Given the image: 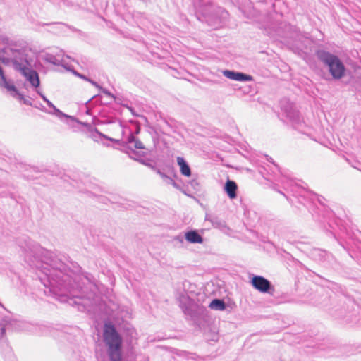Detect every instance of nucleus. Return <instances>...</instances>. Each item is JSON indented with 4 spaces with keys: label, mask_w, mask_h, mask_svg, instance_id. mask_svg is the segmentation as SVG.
<instances>
[{
    "label": "nucleus",
    "mask_w": 361,
    "mask_h": 361,
    "mask_svg": "<svg viewBox=\"0 0 361 361\" xmlns=\"http://www.w3.org/2000/svg\"><path fill=\"white\" fill-rule=\"evenodd\" d=\"M43 259L29 262L31 267L37 269L39 281L50 294L62 302L73 301V304L85 308L92 305L94 293L85 284L84 280L93 283V276L87 274L84 277L73 274L68 266L52 252L43 250Z\"/></svg>",
    "instance_id": "nucleus-1"
},
{
    "label": "nucleus",
    "mask_w": 361,
    "mask_h": 361,
    "mask_svg": "<svg viewBox=\"0 0 361 361\" xmlns=\"http://www.w3.org/2000/svg\"><path fill=\"white\" fill-rule=\"evenodd\" d=\"M195 16L200 21L205 22L213 29L222 27L229 18V13L226 10L214 3L195 11Z\"/></svg>",
    "instance_id": "nucleus-2"
},
{
    "label": "nucleus",
    "mask_w": 361,
    "mask_h": 361,
    "mask_svg": "<svg viewBox=\"0 0 361 361\" xmlns=\"http://www.w3.org/2000/svg\"><path fill=\"white\" fill-rule=\"evenodd\" d=\"M103 341L109 361H121L123 338L114 324H105Z\"/></svg>",
    "instance_id": "nucleus-3"
},
{
    "label": "nucleus",
    "mask_w": 361,
    "mask_h": 361,
    "mask_svg": "<svg viewBox=\"0 0 361 361\" xmlns=\"http://www.w3.org/2000/svg\"><path fill=\"white\" fill-rule=\"evenodd\" d=\"M315 56L321 63L328 68L333 80H339L345 76L347 68L337 55L324 49H318L315 52Z\"/></svg>",
    "instance_id": "nucleus-4"
},
{
    "label": "nucleus",
    "mask_w": 361,
    "mask_h": 361,
    "mask_svg": "<svg viewBox=\"0 0 361 361\" xmlns=\"http://www.w3.org/2000/svg\"><path fill=\"white\" fill-rule=\"evenodd\" d=\"M178 305L187 319L196 321L203 318L206 312L204 306L199 305L185 292H181L178 296Z\"/></svg>",
    "instance_id": "nucleus-5"
},
{
    "label": "nucleus",
    "mask_w": 361,
    "mask_h": 361,
    "mask_svg": "<svg viewBox=\"0 0 361 361\" xmlns=\"http://www.w3.org/2000/svg\"><path fill=\"white\" fill-rule=\"evenodd\" d=\"M331 301L332 307L328 309L329 313L336 319H344L345 322H350L352 319L349 314V306L353 305V302L350 298L344 295L329 298L325 296L324 301Z\"/></svg>",
    "instance_id": "nucleus-6"
},
{
    "label": "nucleus",
    "mask_w": 361,
    "mask_h": 361,
    "mask_svg": "<svg viewBox=\"0 0 361 361\" xmlns=\"http://www.w3.org/2000/svg\"><path fill=\"white\" fill-rule=\"evenodd\" d=\"M94 131L99 135L100 137H103L106 140H110L114 143H116L122 147L121 149L123 152H125L128 154V157L130 154H133L135 156H144L145 153L142 152L135 151L133 148H132L129 145L134 144L133 147L135 149H145V145L143 143L138 139H137L133 133L130 132V135L128 136L127 140L123 141L121 140L114 139L108 137L107 135L100 133L97 128H94Z\"/></svg>",
    "instance_id": "nucleus-7"
},
{
    "label": "nucleus",
    "mask_w": 361,
    "mask_h": 361,
    "mask_svg": "<svg viewBox=\"0 0 361 361\" xmlns=\"http://www.w3.org/2000/svg\"><path fill=\"white\" fill-rule=\"evenodd\" d=\"M16 321L9 317H4L0 322V347L2 349L3 354L6 361H16L11 348L9 346L7 339L4 337L6 331L13 329Z\"/></svg>",
    "instance_id": "nucleus-8"
},
{
    "label": "nucleus",
    "mask_w": 361,
    "mask_h": 361,
    "mask_svg": "<svg viewBox=\"0 0 361 361\" xmlns=\"http://www.w3.org/2000/svg\"><path fill=\"white\" fill-rule=\"evenodd\" d=\"M281 109L286 117L291 123L293 127L298 130H302L305 123L300 112L295 109V105L288 99L283 98L280 101Z\"/></svg>",
    "instance_id": "nucleus-9"
},
{
    "label": "nucleus",
    "mask_w": 361,
    "mask_h": 361,
    "mask_svg": "<svg viewBox=\"0 0 361 361\" xmlns=\"http://www.w3.org/2000/svg\"><path fill=\"white\" fill-rule=\"evenodd\" d=\"M310 256L312 259L325 268L339 269L341 267L336 259L325 250L313 248L310 251Z\"/></svg>",
    "instance_id": "nucleus-10"
},
{
    "label": "nucleus",
    "mask_w": 361,
    "mask_h": 361,
    "mask_svg": "<svg viewBox=\"0 0 361 361\" xmlns=\"http://www.w3.org/2000/svg\"><path fill=\"white\" fill-rule=\"evenodd\" d=\"M270 28L276 36L285 39H292L298 37L299 32L297 27L290 25L289 23L279 21V20L271 23Z\"/></svg>",
    "instance_id": "nucleus-11"
},
{
    "label": "nucleus",
    "mask_w": 361,
    "mask_h": 361,
    "mask_svg": "<svg viewBox=\"0 0 361 361\" xmlns=\"http://www.w3.org/2000/svg\"><path fill=\"white\" fill-rule=\"evenodd\" d=\"M283 185L284 188H290L292 192H297L298 190H300L299 195L305 199L306 197H310L311 200V203L315 204V201L318 202L322 207H324L323 203V200L324 198L323 197L319 196L317 194L311 192V191H305L303 188H300L297 184L293 183L292 180L288 179V178L283 176L279 180Z\"/></svg>",
    "instance_id": "nucleus-12"
},
{
    "label": "nucleus",
    "mask_w": 361,
    "mask_h": 361,
    "mask_svg": "<svg viewBox=\"0 0 361 361\" xmlns=\"http://www.w3.org/2000/svg\"><path fill=\"white\" fill-rule=\"evenodd\" d=\"M14 66L15 71L20 72L25 77L27 80H28L33 87H38L39 86L40 80L39 75L36 71L29 68V66H31V63L29 61L28 57L27 58V63H23L21 66L20 64H18L17 61L15 60Z\"/></svg>",
    "instance_id": "nucleus-13"
},
{
    "label": "nucleus",
    "mask_w": 361,
    "mask_h": 361,
    "mask_svg": "<svg viewBox=\"0 0 361 361\" xmlns=\"http://www.w3.org/2000/svg\"><path fill=\"white\" fill-rule=\"evenodd\" d=\"M0 86L7 89L9 91L13 92L11 94L13 97H16L20 102H23V104L32 106L30 98H25L23 94L19 92L16 86L13 84H10L5 76L3 68L0 66Z\"/></svg>",
    "instance_id": "nucleus-14"
},
{
    "label": "nucleus",
    "mask_w": 361,
    "mask_h": 361,
    "mask_svg": "<svg viewBox=\"0 0 361 361\" xmlns=\"http://www.w3.org/2000/svg\"><path fill=\"white\" fill-rule=\"evenodd\" d=\"M41 97L42 98V99L47 104V105L52 109V111H49V113L51 114H54L56 116H57L59 119L61 120H63L65 119L66 120V122L68 123V124H70L71 123H73V122H77V123H79L85 126H90V124L87 123H82V122H80L79 121H78L75 117L73 116H68L66 114H64L63 112H62L61 110H59V109H57L54 104L52 102H51L44 94L39 93Z\"/></svg>",
    "instance_id": "nucleus-15"
},
{
    "label": "nucleus",
    "mask_w": 361,
    "mask_h": 361,
    "mask_svg": "<svg viewBox=\"0 0 361 361\" xmlns=\"http://www.w3.org/2000/svg\"><path fill=\"white\" fill-rule=\"evenodd\" d=\"M252 286L257 290L263 293H272L274 291V287L271 282L262 276H254L251 279Z\"/></svg>",
    "instance_id": "nucleus-16"
},
{
    "label": "nucleus",
    "mask_w": 361,
    "mask_h": 361,
    "mask_svg": "<svg viewBox=\"0 0 361 361\" xmlns=\"http://www.w3.org/2000/svg\"><path fill=\"white\" fill-rule=\"evenodd\" d=\"M345 244V245L341 243L343 247L347 250L349 255L357 261L361 260V242L349 238L348 240H346Z\"/></svg>",
    "instance_id": "nucleus-17"
},
{
    "label": "nucleus",
    "mask_w": 361,
    "mask_h": 361,
    "mask_svg": "<svg viewBox=\"0 0 361 361\" xmlns=\"http://www.w3.org/2000/svg\"><path fill=\"white\" fill-rule=\"evenodd\" d=\"M222 73L226 78L235 81H252L253 80L252 75L243 73L242 72H237L231 70H224L223 71Z\"/></svg>",
    "instance_id": "nucleus-18"
},
{
    "label": "nucleus",
    "mask_w": 361,
    "mask_h": 361,
    "mask_svg": "<svg viewBox=\"0 0 361 361\" xmlns=\"http://www.w3.org/2000/svg\"><path fill=\"white\" fill-rule=\"evenodd\" d=\"M238 185L237 183L229 178H228L224 184V190L228 197L233 200L237 197V192H238Z\"/></svg>",
    "instance_id": "nucleus-19"
},
{
    "label": "nucleus",
    "mask_w": 361,
    "mask_h": 361,
    "mask_svg": "<svg viewBox=\"0 0 361 361\" xmlns=\"http://www.w3.org/2000/svg\"><path fill=\"white\" fill-rule=\"evenodd\" d=\"M185 238L190 243H202L204 241L203 237L196 230L186 232L185 233Z\"/></svg>",
    "instance_id": "nucleus-20"
},
{
    "label": "nucleus",
    "mask_w": 361,
    "mask_h": 361,
    "mask_svg": "<svg viewBox=\"0 0 361 361\" xmlns=\"http://www.w3.org/2000/svg\"><path fill=\"white\" fill-rule=\"evenodd\" d=\"M177 164L180 166V172L183 176L186 177H190L191 176L190 167L183 157H178Z\"/></svg>",
    "instance_id": "nucleus-21"
},
{
    "label": "nucleus",
    "mask_w": 361,
    "mask_h": 361,
    "mask_svg": "<svg viewBox=\"0 0 361 361\" xmlns=\"http://www.w3.org/2000/svg\"><path fill=\"white\" fill-rule=\"evenodd\" d=\"M144 152L145 153V154L143 157L147 155V152ZM142 157V156H135L133 154H130L129 156V157L130 159L140 162V164L152 169L154 171L157 166L152 163V160L142 159V158H141Z\"/></svg>",
    "instance_id": "nucleus-22"
},
{
    "label": "nucleus",
    "mask_w": 361,
    "mask_h": 361,
    "mask_svg": "<svg viewBox=\"0 0 361 361\" xmlns=\"http://www.w3.org/2000/svg\"><path fill=\"white\" fill-rule=\"evenodd\" d=\"M208 307L212 310L222 311L226 310V304L223 300L215 298L212 300Z\"/></svg>",
    "instance_id": "nucleus-23"
},
{
    "label": "nucleus",
    "mask_w": 361,
    "mask_h": 361,
    "mask_svg": "<svg viewBox=\"0 0 361 361\" xmlns=\"http://www.w3.org/2000/svg\"><path fill=\"white\" fill-rule=\"evenodd\" d=\"M205 220L209 221L215 228H219L223 225V222L217 216L206 214Z\"/></svg>",
    "instance_id": "nucleus-24"
},
{
    "label": "nucleus",
    "mask_w": 361,
    "mask_h": 361,
    "mask_svg": "<svg viewBox=\"0 0 361 361\" xmlns=\"http://www.w3.org/2000/svg\"><path fill=\"white\" fill-rule=\"evenodd\" d=\"M44 60L49 63L56 66H63L59 60L56 59V57L51 54H46L44 56Z\"/></svg>",
    "instance_id": "nucleus-25"
},
{
    "label": "nucleus",
    "mask_w": 361,
    "mask_h": 361,
    "mask_svg": "<svg viewBox=\"0 0 361 361\" xmlns=\"http://www.w3.org/2000/svg\"><path fill=\"white\" fill-rule=\"evenodd\" d=\"M212 2L210 0H192V4L195 11L210 4Z\"/></svg>",
    "instance_id": "nucleus-26"
},
{
    "label": "nucleus",
    "mask_w": 361,
    "mask_h": 361,
    "mask_svg": "<svg viewBox=\"0 0 361 361\" xmlns=\"http://www.w3.org/2000/svg\"><path fill=\"white\" fill-rule=\"evenodd\" d=\"M188 186H190L193 190L199 192L201 190V185L197 179H192L188 182Z\"/></svg>",
    "instance_id": "nucleus-27"
},
{
    "label": "nucleus",
    "mask_w": 361,
    "mask_h": 361,
    "mask_svg": "<svg viewBox=\"0 0 361 361\" xmlns=\"http://www.w3.org/2000/svg\"><path fill=\"white\" fill-rule=\"evenodd\" d=\"M54 24H61V25H65L66 27H67L68 28H69L71 30L73 31V32H80L79 30L75 28L74 27L71 26V25H69L68 24H66L64 23H61V22H58V23H44L43 25H54Z\"/></svg>",
    "instance_id": "nucleus-28"
},
{
    "label": "nucleus",
    "mask_w": 361,
    "mask_h": 361,
    "mask_svg": "<svg viewBox=\"0 0 361 361\" xmlns=\"http://www.w3.org/2000/svg\"><path fill=\"white\" fill-rule=\"evenodd\" d=\"M54 24H61V25H65L66 27H67L68 28H69L71 30L73 31V32H80L79 30L75 28L74 27L71 26V25H69L68 24H66L64 23H61V22H58V23H44L43 25H54Z\"/></svg>",
    "instance_id": "nucleus-29"
},
{
    "label": "nucleus",
    "mask_w": 361,
    "mask_h": 361,
    "mask_svg": "<svg viewBox=\"0 0 361 361\" xmlns=\"http://www.w3.org/2000/svg\"><path fill=\"white\" fill-rule=\"evenodd\" d=\"M6 44L9 46L10 47L9 48H15V49H17L16 47H18V42H16V41H13V40H9L8 39H6ZM22 47H20L19 49H20ZM24 47H25L27 49V47L25 46Z\"/></svg>",
    "instance_id": "nucleus-30"
},
{
    "label": "nucleus",
    "mask_w": 361,
    "mask_h": 361,
    "mask_svg": "<svg viewBox=\"0 0 361 361\" xmlns=\"http://www.w3.org/2000/svg\"><path fill=\"white\" fill-rule=\"evenodd\" d=\"M103 94L107 95L108 97H111V98H113L114 99V101H116V97L112 93H111L108 90L105 89V88H103V87H101V89L99 90Z\"/></svg>",
    "instance_id": "nucleus-31"
},
{
    "label": "nucleus",
    "mask_w": 361,
    "mask_h": 361,
    "mask_svg": "<svg viewBox=\"0 0 361 361\" xmlns=\"http://www.w3.org/2000/svg\"><path fill=\"white\" fill-rule=\"evenodd\" d=\"M29 170H30V171H34V172H35V173H39V172L47 171V169H38V167H37V166H32V167H30V168H29ZM27 171H28V169H27Z\"/></svg>",
    "instance_id": "nucleus-32"
},
{
    "label": "nucleus",
    "mask_w": 361,
    "mask_h": 361,
    "mask_svg": "<svg viewBox=\"0 0 361 361\" xmlns=\"http://www.w3.org/2000/svg\"><path fill=\"white\" fill-rule=\"evenodd\" d=\"M157 174H159L161 178L164 180L166 178H167V175L166 173H164V172H162L159 169H158L157 167L155 168V169L154 170Z\"/></svg>",
    "instance_id": "nucleus-33"
},
{
    "label": "nucleus",
    "mask_w": 361,
    "mask_h": 361,
    "mask_svg": "<svg viewBox=\"0 0 361 361\" xmlns=\"http://www.w3.org/2000/svg\"><path fill=\"white\" fill-rule=\"evenodd\" d=\"M73 73H74L75 75H77V76H78V77H79L80 78L83 79L84 80L87 81V80H89V78H87V77L86 75H85L80 74V73H78V72H77V71H73Z\"/></svg>",
    "instance_id": "nucleus-34"
},
{
    "label": "nucleus",
    "mask_w": 361,
    "mask_h": 361,
    "mask_svg": "<svg viewBox=\"0 0 361 361\" xmlns=\"http://www.w3.org/2000/svg\"><path fill=\"white\" fill-rule=\"evenodd\" d=\"M87 82H89L90 83H91L92 85H94V87H96L97 88H98L99 90L101 89V86L95 81L92 80V79L89 78V80H87Z\"/></svg>",
    "instance_id": "nucleus-35"
},
{
    "label": "nucleus",
    "mask_w": 361,
    "mask_h": 361,
    "mask_svg": "<svg viewBox=\"0 0 361 361\" xmlns=\"http://www.w3.org/2000/svg\"><path fill=\"white\" fill-rule=\"evenodd\" d=\"M164 180L169 185H172L173 181H174V180L169 176H167V178H166Z\"/></svg>",
    "instance_id": "nucleus-36"
},
{
    "label": "nucleus",
    "mask_w": 361,
    "mask_h": 361,
    "mask_svg": "<svg viewBox=\"0 0 361 361\" xmlns=\"http://www.w3.org/2000/svg\"><path fill=\"white\" fill-rule=\"evenodd\" d=\"M172 185H173L175 188H176V189H178V190H182V188H181L180 185L178 183L176 182L175 180H174V181H173V183H172Z\"/></svg>",
    "instance_id": "nucleus-37"
},
{
    "label": "nucleus",
    "mask_w": 361,
    "mask_h": 361,
    "mask_svg": "<svg viewBox=\"0 0 361 361\" xmlns=\"http://www.w3.org/2000/svg\"><path fill=\"white\" fill-rule=\"evenodd\" d=\"M133 123H134L136 126V129H135V134H138L140 133V126L138 125L137 122V121H131Z\"/></svg>",
    "instance_id": "nucleus-38"
},
{
    "label": "nucleus",
    "mask_w": 361,
    "mask_h": 361,
    "mask_svg": "<svg viewBox=\"0 0 361 361\" xmlns=\"http://www.w3.org/2000/svg\"><path fill=\"white\" fill-rule=\"evenodd\" d=\"M332 215V213L331 211L325 210V214H322L323 217L325 218H329Z\"/></svg>",
    "instance_id": "nucleus-39"
},
{
    "label": "nucleus",
    "mask_w": 361,
    "mask_h": 361,
    "mask_svg": "<svg viewBox=\"0 0 361 361\" xmlns=\"http://www.w3.org/2000/svg\"><path fill=\"white\" fill-rule=\"evenodd\" d=\"M267 160H268L269 161H270V162L273 163V164H274V165L276 166V168L279 170V172H281V171H280L279 166L277 164H276L273 161V159H272L271 157L267 158Z\"/></svg>",
    "instance_id": "nucleus-40"
},
{
    "label": "nucleus",
    "mask_w": 361,
    "mask_h": 361,
    "mask_svg": "<svg viewBox=\"0 0 361 361\" xmlns=\"http://www.w3.org/2000/svg\"><path fill=\"white\" fill-rule=\"evenodd\" d=\"M174 239L176 240H178L179 242H181V243L183 241V237L181 235H179L175 237Z\"/></svg>",
    "instance_id": "nucleus-41"
},
{
    "label": "nucleus",
    "mask_w": 361,
    "mask_h": 361,
    "mask_svg": "<svg viewBox=\"0 0 361 361\" xmlns=\"http://www.w3.org/2000/svg\"><path fill=\"white\" fill-rule=\"evenodd\" d=\"M354 168L361 171V163H357L356 166H353Z\"/></svg>",
    "instance_id": "nucleus-42"
},
{
    "label": "nucleus",
    "mask_w": 361,
    "mask_h": 361,
    "mask_svg": "<svg viewBox=\"0 0 361 361\" xmlns=\"http://www.w3.org/2000/svg\"><path fill=\"white\" fill-rule=\"evenodd\" d=\"M23 176L25 178H27V179H32V178H34V176H30V174H24Z\"/></svg>",
    "instance_id": "nucleus-43"
},
{
    "label": "nucleus",
    "mask_w": 361,
    "mask_h": 361,
    "mask_svg": "<svg viewBox=\"0 0 361 361\" xmlns=\"http://www.w3.org/2000/svg\"><path fill=\"white\" fill-rule=\"evenodd\" d=\"M164 122L165 123V124H166L168 127H169V128H172V126L169 123V121H168L167 120L164 119Z\"/></svg>",
    "instance_id": "nucleus-44"
},
{
    "label": "nucleus",
    "mask_w": 361,
    "mask_h": 361,
    "mask_svg": "<svg viewBox=\"0 0 361 361\" xmlns=\"http://www.w3.org/2000/svg\"><path fill=\"white\" fill-rule=\"evenodd\" d=\"M96 96H93L92 97H91L90 99H89L87 102V103L90 102L92 99H93Z\"/></svg>",
    "instance_id": "nucleus-45"
},
{
    "label": "nucleus",
    "mask_w": 361,
    "mask_h": 361,
    "mask_svg": "<svg viewBox=\"0 0 361 361\" xmlns=\"http://www.w3.org/2000/svg\"><path fill=\"white\" fill-rule=\"evenodd\" d=\"M0 307H1L3 309L6 310V309L5 308V307L4 306V305L1 302H0Z\"/></svg>",
    "instance_id": "nucleus-46"
},
{
    "label": "nucleus",
    "mask_w": 361,
    "mask_h": 361,
    "mask_svg": "<svg viewBox=\"0 0 361 361\" xmlns=\"http://www.w3.org/2000/svg\"><path fill=\"white\" fill-rule=\"evenodd\" d=\"M120 99L116 97V101H115L116 103H120Z\"/></svg>",
    "instance_id": "nucleus-47"
},
{
    "label": "nucleus",
    "mask_w": 361,
    "mask_h": 361,
    "mask_svg": "<svg viewBox=\"0 0 361 361\" xmlns=\"http://www.w3.org/2000/svg\"><path fill=\"white\" fill-rule=\"evenodd\" d=\"M278 192L285 196L284 193H283L281 191L279 190Z\"/></svg>",
    "instance_id": "nucleus-48"
},
{
    "label": "nucleus",
    "mask_w": 361,
    "mask_h": 361,
    "mask_svg": "<svg viewBox=\"0 0 361 361\" xmlns=\"http://www.w3.org/2000/svg\"><path fill=\"white\" fill-rule=\"evenodd\" d=\"M325 306H326V305H322V307H324Z\"/></svg>",
    "instance_id": "nucleus-49"
}]
</instances>
